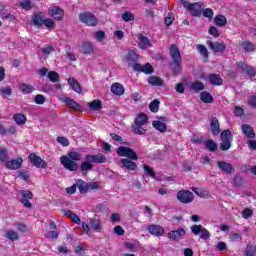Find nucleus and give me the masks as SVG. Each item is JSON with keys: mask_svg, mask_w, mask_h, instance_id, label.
<instances>
[{"mask_svg": "<svg viewBox=\"0 0 256 256\" xmlns=\"http://www.w3.org/2000/svg\"><path fill=\"white\" fill-rule=\"evenodd\" d=\"M170 57L172 62L170 63V71L173 75H181L183 73V59L181 58V51L179 46L172 44L170 46Z\"/></svg>", "mask_w": 256, "mask_h": 256, "instance_id": "1", "label": "nucleus"}, {"mask_svg": "<svg viewBox=\"0 0 256 256\" xmlns=\"http://www.w3.org/2000/svg\"><path fill=\"white\" fill-rule=\"evenodd\" d=\"M220 150L229 151L231 149V143L233 142V134L231 130L227 129L221 132L220 134Z\"/></svg>", "mask_w": 256, "mask_h": 256, "instance_id": "2", "label": "nucleus"}, {"mask_svg": "<svg viewBox=\"0 0 256 256\" xmlns=\"http://www.w3.org/2000/svg\"><path fill=\"white\" fill-rule=\"evenodd\" d=\"M79 21L88 27H97L99 25V19L91 12H81L79 14Z\"/></svg>", "mask_w": 256, "mask_h": 256, "instance_id": "3", "label": "nucleus"}, {"mask_svg": "<svg viewBox=\"0 0 256 256\" xmlns=\"http://www.w3.org/2000/svg\"><path fill=\"white\" fill-rule=\"evenodd\" d=\"M190 231L192 235H195V237L200 235V239L203 241H207V239L211 238V232L207 230V228L203 227L201 224H194L190 227Z\"/></svg>", "mask_w": 256, "mask_h": 256, "instance_id": "4", "label": "nucleus"}, {"mask_svg": "<svg viewBox=\"0 0 256 256\" xmlns=\"http://www.w3.org/2000/svg\"><path fill=\"white\" fill-rule=\"evenodd\" d=\"M116 153L119 155V157H127V159L132 161H137L139 159L137 152H135L133 148H129L127 146H119L116 149Z\"/></svg>", "mask_w": 256, "mask_h": 256, "instance_id": "5", "label": "nucleus"}, {"mask_svg": "<svg viewBox=\"0 0 256 256\" xmlns=\"http://www.w3.org/2000/svg\"><path fill=\"white\" fill-rule=\"evenodd\" d=\"M206 45L211 49L214 55H223L225 53L227 46L223 42H212L211 38H208L206 41Z\"/></svg>", "mask_w": 256, "mask_h": 256, "instance_id": "6", "label": "nucleus"}, {"mask_svg": "<svg viewBox=\"0 0 256 256\" xmlns=\"http://www.w3.org/2000/svg\"><path fill=\"white\" fill-rule=\"evenodd\" d=\"M176 197L178 201L184 205H189V203H193V201H195V195L189 190L182 189L178 191Z\"/></svg>", "mask_w": 256, "mask_h": 256, "instance_id": "7", "label": "nucleus"}, {"mask_svg": "<svg viewBox=\"0 0 256 256\" xmlns=\"http://www.w3.org/2000/svg\"><path fill=\"white\" fill-rule=\"evenodd\" d=\"M28 159H29L31 165L33 167H36L37 169H47V167H48L47 162L45 160H43L41 158V156H39L33 152L28 155Z\"/></svg>", "mask_w": 256, "mask_h": 256, "instance_id": "8", "label": "nucleus"}, {"mask_svg": "<svg viewBox=\"0 0 256 256\" xmlns=\"http://www.w3.org/2000/svg\"><path fill=\"white\" fill-rule=\"evenodd\" d=\"M184 9H187L192 17H199L201 15V5L199 3H191L189 1L182 0Z\"/></svg>", "mask_w": 256, "mask_h": 256, "instance_id": "9", "label": "nucleus"}, {"mask_svg": "<svg viewBox=\"0 0 256 256\" xmlns=\"http://www.w3.org/2000/svg\"><path fill=\"white\" fill-rule=\"evenodd\" d=\"M187 235V230H185V228H178L176 230H171L167 237L170 241H183V239H185V236Z\"/></svg>", "mask_w": 256, "mask_h": 256, "instance_id": "10", "label": "nucleus"}, {"mask_svg": "<svg viewBox=\"0 0 256 256\" xmlns=\"http://www.w3.org/2000/svg\"><path fill=\"white\" fill-rule=\"evenodd\" d=\"M48 15L52 17L54 21H63L65 11L59 6H51L48 8Z\"/></svg>", "mask_w": 256, "mask_h": 256, "instance_id": "11", "label": "nucleus"}, {"mask_svg": "<svg viewBox=\"0 0 256 256\" xmlns=\"http://www.w3.org/2000/svg\"><path fill=\"white\" fill-rule=\"evenodd\" d=\"M61 165H63L64 169H67V171H77L79 169V165H77V162L71 160V158L67 157L66 155H63L60 157Z\"/></svg>", "mask_w": 256, "mask_h": 256, "instance_id": "12", "label": "nucleus"}, {"mask_svg": "<svg viewBox=\"0 0 256 256\" xmlns=\"http://www.w3.org/2000/svg\"><path fill=\"white\" fill-rule=\"evenodd\" d=\"M5 167L10 171H17V169H21L23 167V158L18 157L17 159L8 160Z\"/></svg>", "mask_w": 256, "mask_h": 256, "instance_id": "13", "label": "nucleus"}, {"mask_svg": "<svg viewBox=\"0 0 256 256\" xmlns=\"http://www.w3.org/2000/svg\"><path fill=\"white\" fill-rule=\"evenodd\" d=\"M147 231L154 237H163L165 229L161 225L151 224L147 226Z\"/></svg>", "mask_w": 256, "mask_h": 256, "instance_id": "14", "label": "nucleus"}, {"mask_svg": "<svg viewBox=\"0 0 256 256\" xmlns=\"http://www.w3.org/2000/svg\"><path fill=\"white\" fill-rule=\"evenodd\" d=\"M217 167L222 173H226V175H231L232 173H235V167L226 161H218Z\"/></svg>", "mask_w": 256, "mask_h": 256, "instance_id": "15", "label": "nucleus"}, {"mask_svg": "<svg viewBox=\"0 0 256 256\" xmlns=\"http://www.w3.org/2000/svg\"><path fill=\"white\" fill-rule=\"evenodd\" d=\"M238 67L241 69L242 73H245L246 75H248V77L253 78L256 76L255 68H253V66H250L246 62H238Z\"/></svg>", "mask_w": 256, "mask_h": 256, "instance_id": "16", "label": "nucleus"}, {"mask_svg": "<svg viewBox=\"0 0 256 256\" xmlns=\"http://www.w3.org/2000/svg\"><path fill=\"white\" fill-rule=\"evenodd\" d=\"M85 160L90 161L92 165L93 163H107V157H105V155H103L102 153L96 155L87 154L85 156Z\"/></svg>", "mask_w": 256, "mask_h": 256, "instance_id": "17", "label": "nucleus"}, {"mask_svg": "<svg viewBox=\"0 0 256 256\" xmlns=\"http://www.w3.org/2000/svg\"><path fill=\"white\" fill-rule=\"evenodd\" d=\"M122 61L128 65H133L139 61V54H136L134 50H129L126 55L122 56Z\"/></svg>", "mask_w": 256, "mask_h": 256, "instance_id": "18", "label": "nucleus"}, {"mask_svg": "<svg viewBox=\"0 0 256 256\" xmlns=\"http://www.w3.org/2000/svg\"><path fill=\"white\" fill-rule=\"evenodd\" d=\"M136 37L138 39L139 49H147V47H153L151 40H149V38H147V36L139 33V34H136Z\"/></svg>", "mask_w": 256, "mask_h": 256, "instance_id": "19", "label": "nucleus"}, {"mask_svg": "<svg viewBox=\"0 0 256 256\" xmlns=\"http://www.w3.org/2000/svg\"><path fill=\"white\" fill-rule=\"evenodd\" d=\"M80 53L83 55H93L95 53V46H93V43L91 42H83L80 47Z\"/></svg>", "mask_w": 256, "mask_h": 256, "instance_id": "20", "label": "nucleus"}, {"mask_svg": "<svg viewBox=\"0 0 256 256\" xmlns=\"http://www.w3.org/2000/svg\"><path fill=\"white\" fill-rule=\"evenodd\" d=\"M44 21H45V18L43 16V12H37L32 15V23L34 27H36V29L43 27Z\"/></svg>", "mask_w": 256, "mask_h": 256, "instance_id": "21", "label": "nucleus"}, {"mask_svg": "<svg viewBox=\"0 0 256 256\" xmlns=\"http://www.w3.org/2000/svg\"><path fill=\"white\" fill-rule=\"evenodd\" d=\"M220 127L221 125L219 124V119H217V117H212L210 120V129H211L212 135L217 137V135L221 133Z\"/></svg>", "mask_w": 256, "mask_h": 256, "instance_id": "22", "label": "nucleus"}, {"mask_svg": "<svg viewBox=\"0 0 256 256\" xmlns=\"http://www.w3.org/2000/svg\"><path fill=\"white\" fill-rule=\"evenodd\" d=\"M64 103L72 111H80V112L83 111V108L81 107V104L75 102V100H73V99H71L69 97H65L64 98Z\"/></svg>", "mask_w": 256, "mask_h": 256, "instance_id": "23", "label": "nucleus"}, {"mask_svg": "<svg viewBox=\"0 0 256 256\" xmlns=\"http://www.w3.org/2000/svg\"><path fill=\"white\" fill-rule=\"evenodd\" d=\"M76 187L81 195H87V193H89V183L85 182L83 179L76 180Z\"/></svg>", "mask_w": 256, "mask_h": 256, "instance_id": "24", "label": "nucleus"}, {"mask_svg": "<svg viewBox=\"0 0 256 256\" xmlns=\"http://www.w3.org/2000/svg\"><path fill=\"white\" fill-rule=\"evenodd\" d=\"M148 85H152V87H163L165 82L163 81V78L152 75L148 78Z\"/></svg>", "mask_w": 256, "mask_h": 256, "instance_id": "25", "label": "nucleus"}, {"mask_svg": "<svg viewBox=\"0 0 256 256\" xmlns=\"http://www.w3.org/2000/svg\"><path fill=\"white\" fill-rule=\"evenodd\" d=\"M87 107L90 111H101L103 109V101L101 99H94L87 103Z\"/></svg>", "mask_w": 256, "mask_h": 256, "instance_id": "26", "label": "nucleus"}, {"mask_svg": "<svg viewBox=\"0 0 256 256\" xmlns=\"http://www.w3.org/2000/svg\"><path fill=\"white\" fill-rule=\"evenodd\" d=\"M134 123L135 125H138V127H143V125H147V123H149V116L145 113H140L134 119Z\"/></svg>", "mask_w": 256, "mask_h": 256, "instance_id": "27", "label": "nucleus"}, {"mask_svg": "<svg viewBox=\"0 0 256 256\" xmlns=\"http://www.w3.org/2000/svg\"><path fill=\"white\" fill-rule=\"evenodd\" d=\"M120 161L122 163V167H124L128 171H137V163L133 162V160L123 158Z\"/></svg>", "mask_w": 256, "mask_h": 256, "instance_id": "28", "label": "nucleus"}, {"mask_svg": "<svg viewBox=\"0 0 256 256\" xmlns=\"http://www.w3.org/2000/svg\"><path fill=\"white\" fill-rule=\"evenodd\" d=\"M62 213L68 217V219H71L73 223H76V225H79L81 223V218L75 212L69 210V209H63Z\"/></svg>", "mask_w": 256, "mask_h": 256, "instance_id": "29", "label": "nucleus"}, {"mask_svg": "<svg viewBox=\"0 0 256 256\" xmlns=\"http://www.w3.org/2000/svg\"><path fill=\"white\" fill-rule=\"evenodd\" d=\"M242 132L248 139H255V130L249 124H242L241 125Z\"/></svg>", "mask_w": 256, "mask_h": 256, "instance_id": "30", "label": "nucleus"}, {"mask_svg": "<svg viewBox=\"0 0 256 256\" xmlns=\"http://www.w3.org/2000/svg\"><path fill=\"white\" fill-rule=\"evenodd\" d=\"M208 79L211 85H214L216 87L223 85V79L219 74H209Z\"/></svg>", "mask_w": 256, "mask_h": 256, "instance_id": "31", "label": "nucleus"}, {"mask_svg": "<svg viewBox=\"0 0 256 256\" xmlns=\"http://www.w3.org/2000/svg\"><path fill=\"white\" fill-rule=\"evenodd\" d=\"M111 92L114 95H118V96L124 95L125 94V87H123V85L121 83L116 82V83L112 84Z\"/></svg>", "mask_w": 256, "mask_h": 256, "instance_id": "32", "label": "nucleus"}, {"mask_svg": "<svg viewBox=\"0 0 256 256\" xmlns=\"http://www.w3.org/2000/svg\"><path fill=\"white\" fill-rule=\"evenodd\" d=\"M152 127H154L156 131H159V133H167V124L162 121L154 120L152 122Z\"/></svg>", "mask_w": 256, "mask_h": 256, "instance_id": "33", "label": "nucleus"}, {"mask_svg": "<svg viewBox=\"0 0 256 256\" xmlns=\"http://www.w3.org/2000/svg\"><path fill=\"white\" fill-rule=\"evenodd\" d=\"M68 83L72 90L75 91V93H83V89L81 88V84L75 79V78H68Z\"/></svg>", "mask_w": 256, "mask_h": 256, "instance_id": "34", "label": "nucleus"}, {"mask_svg": "<svg viewBox=\"0 0 256 256\" xmlns=\"http://www.w3.org/2000/svg\"><path fill=\"white\" fill-rule=\"evenodd\" d=\"M240 46L245 53H253V51L256 49L255 44L251 41H244L240 44Z\"/></svg>", "mask_w": 256, "mask_h": 256, "instance_id": "35", "label": "nucleus"}, {"mask_svg": "<svg viewBox=\"0 0 256 256\" xmlns=\"http://www.w3.org/2000/svg\"><path fill=\"white\" fill-rule=\"evenodd\" d=\"M13 120L18 125H25V123H27V116L25 114L15 113L13 115Z\"/></svg>", "mask_w": 256, "mask_h": 256, "instance_id": "36", "label": "nucleus"}, {"mask_svg": "<svg viewBox=\"0 0 256 256\" xmlns=\"http://www.w3.org/2000/svg\"><path fill=\"white\" fill-rule=\"evenodd\" d=\"M20 88H21V93L23 95H31V93H33V91H35V87H33V85L27 84V83H22L20 85Z\"/></svg>", "mask_w": 256, "mask_h": 256, "instance_id": "37", "label": "nucleus"}, {"mask_svg": "<svg viewBox=\"0 0 256 256\" xmlns=\"http://www.w3.org/2000/svg\"><path fill=\"white\" fill-rule=\"evenodd\" d=\"M90 225H91V228L97 232H99V231H101V229H103L101 227V220H99L98 216H95L94 218L90 219Z\"/></svg>", "mask_w": 256, "mask_h": 256, "instance_id": "38", "label": "nucleus"}, {"mask_svg": "<svg viewBox=\"0 0 256 256\" xmlns=\"http://www.w3.org/2000/svg\"><path fill=\"white\" fill-rule=\"evenodd\" d=\"M200 101L202 103H213V95L207 91H203L200 93Z\"/></svg>", "mask_w": 256, "mask_h": 256, "instance_id": "39", "label": "nucleus"}, {"mask_svg": "<svg viewBox=\"0 0 256 256\" xmlns=\"http://www.w3.org/2000/svg\"><path fill=\"white\" fill-rule=\"evenodd\" d=\"M214 23L217 27H225L227 25V18L224 15H217L214 18Z\"/></svg>", "mask_w": 256, "mask_h": 256, "instance_id": "40", "label": "nucleus"}, {"mask_svg": "<svg viewBox=\"0 0 256 256\" xmlns=\"http://www.w3.org/2000/svg\"><path fill=\"white\" fill-rule=\"evenodd\" d=\"M204 145L206 147V149L208 151H210L211 153H215V151H217V143H215V141L208 139L204 142Z\"/></svg>", "mask_w": 256, "mask_h": 256, "instance_id": "41", "label": "nucleus"}, {"mask_svg": "<svg viewBox=\"0 0 256 256\" xmlns=\"http://www.w3.org/2000/svg\"><path fill=\"white\" fill-rule=\"evenodd\" d=\"M190 89L198 93V91H203V89H205V84L201 81H194L191 83Z\"/></svg>", "mask_w": 256, "mask_h": 256, "instance_id": "42", "label": "nucleus"}, {"mask_svg": "<svg viewBox=\"0 0 256 256\" xmlns=\"http://www.w3.org/2000/svg\"><path fill=\"white\" fill-rule=\"evenodd\" d=\"M197 51L198 53H200V55H202V57H204L205 61L209 60V51L207 50V47H205V45L199 44L197 46Z\"/></svg>", "mask_w": 256, "mask_h": 256, "instance_id": "43", "label": "nucleus"}, {"mask_svg": "<svg viewBox=\"0 0 256 256\" xmlns=\"http://www.w3.org/2000/svg\"><path fill=\"white\" fill-rule=\"evenodd\" d=\"M121 17H122V20L125 21V23L135 21V14H133L131 11H124L121 14Z\"/></svg>", "mask_w": 256, "mask_h": 256, "instance_id": "44", "label": "nucleus"}, {"mask_svg": "<svg viewBox=\"0 0 256 256\" xmlns=\"http://www.w3.org/2000/svg\"><path fill=\"white\" fill-rule=\"evenodd\" d=\"M141 73H144L145 75H153V73H155V68L148 62L142 66Z\"/></svg>", "mask_w": 256, "mask_h": 256, "instance_id": "45", "label": "nucleus"}, {"mask_svg": "<svg viewBox=\"0 0 256 256\" xmlns=\"http://www.w3.org/2000/svg\"><path fill=\"white\" fill-rule=\"evenodd\" d=\"M68 159H70L71 161H81V159H83V154L77 152V151H70L68 152Z\"/></svg>", "mask_w": 256, "mask_h": 256, "instance_id": "46", "label": "nucleus"}, {"mask_svg": "<svg viewBox=\"0 0 256 256\" xmlns=\"http://www.w3.org/2000/svg\"><path fill=\"white\" fill-rule=\"evenodd\" d=\"M5 237L10 241H19V234L13 229L7 230Z\"/></svg>", "mask_w": 256, "mask_h": 256, "instance_id": "47", "label": "nucleus"}, {"mask_svg": "<svg viewBox=\"0 0 256 256\" xmlns=\"http://www.w3.org/2000/svg\"><path fill=\"white\" fill-rule=\"evenodd\" d=\"M92 169H93V164L88 160L82 162L80 165V171L82 173H87V171H91Z\"/></svg>", "mask_w": 256, "mask_h": 256, "instance_id": "48", "label": "nucleus"}, {"mask_svg": "<svg viewBox=\"0 0 256 256\" xmlns=\"http://www.w3.org/2000/svg\"><path fill=\"white\" fill-rule=\"evenodd\" d=\"M9 161V152L5 148L0 149V162L5 163L7 165Z\"/></svg>", "mask_w": 256, "mask_h": 256, "instance_id": "49", "label": "nucleus"}, {"mask_svg": "<svg viewBox=\"0 0 256 256\" xmlns=\"http://www.w3.org/2000/svg\"><path fill=\"white\" fill-rule=\"evenodd\" d=\"M43 55H51V53H55V46L53 44H48L40 49Z\"/></svg>", "mask_w": 256, "mask_h": 256, "instance_id": "50", "label": "nucleus"}, {"mask_svg": "<svg viewBox=\"0 0 256 256\" xmlns=\"http://www.w3.org/2000/svg\"><path fill=\"white\" fill-rule=\"evenodd\" d=\"M143 169H144L146 175H148V177H151V179L157 178V174L155 173V170H153V168H151V166L144 164Z\"/></svg>", "mask_w": 256, "mask_h": 256, "instance_id": "51", "label": "nucleus"}, {"mask_svg": "<svg viewBox=\"0 0 256 256\" xmlns=\"http://www.w3.org/2000/svg\"><path fill=\"white\" fill-rule=\"evenodd\" d=\"M256 255V245L248 244L246 246L244 256H255Z\"/></svg>", "mask_w": 256, "mask_h": 256, "instance_id": "52", "label": "nucleus"}, {"mask_svg": "<svg viewBox=\"0 0 256 256\" xmlns=\"http://www.w3.org/2000/svg\"><path fill=\"white\" fill-rule=\"evenodd\" d=\"M131 131L135 133V135H145V133H147V129L139 125L131 126Z\"/></svg>", "mask_w": 256, "mask_h": 256, "instance_id": "53", "label": "nucleus"}, {"mask_svg": "<svg viewBox=\"0 0 256 256\" xmlns=\"http://www.w3.org/2000/svg\"><path fill=\"white\" fill-rule=\"evenodd\" d=\"M160 103L159 99H155L149 104V110L151 113H157L159 111Z\"/></svg>", "mask_w": 256, "mask_h": 256, "instance_id": "54", "label": "nucleus"}, {"mask_svg": "<svg viewBox=\"0 0 256 256\" xmlns=\"http://www.w3.org/2000/svg\"><path fill=\"white\" fill-rule=\"evenodd\" d=\"M47 77L51 83L59 82V73L55 71H49Z\"/></svg>", "mask_w": 256, "mask_h": 256, "instance_id": "55", "label": "nucleus"}, {"mask_svg": "<svg viewBox=\"0 0 256 256\" xmlns=\"http://www.w3.org/2000/svg\"><path fill=\"white\" fill-rule=\"evenodd\" d=\"M19 6L21 9H24V11H31L33 9V6L31 5V0H23L19 3Z\"/></svg>", "mask_w": 256, "mask_h": 256, "instance_id": "56", "label": "nucleus"}, {"mask_svg": "<svg viewBox=\"0 0 256 256\" xmlns=\"http://www.w3.org/2000/svg\"><path fill=\"white\" fill-rule=\"evenodd\" d=\"M102 187L99 182H91L88 184V191H101Z\"/></svg>", "mask_w": 256, "mask_h": 256, "instance_id": "57", "label": "nucleus"}, {"mask_svg": "<svg viewBox=\"0 0 256 256\" xmlns=\"http://www.w3.org/2000/svg\"><path fill=\"white\" fill-rule=\"evenodd\" d=\"M18 177L22 180V181H29V171H25V170H20L18 171Z\"/></svg>", "mask_w": 256, "mask_h": 256, "instance_id": "58", "label": "nucleus"}, {"mask_svg": "<svg viewBox=\"0 0 256 256\" xmlns=\"http://www.w3.org/2000/svg\"><path fill=\"white\" fill-rule=\"evenodd\" d=\"M94 38L96 39V41L101 43L105 39V31L99 30V31L95 32Z\"/></svg>", "mask_w": 256, "mask_h": 256, "instance_id": "59", "label": "nucleus"}, {"mask_svg": "<svg viewBox=\"0 0 256 256\" xmlns=\"http://www.w3.org/2000/svg\"><path fill=\"white\" fill-rule=\"evenodd\" d=\"M173 21H175L173 13H169L168 16L164 18V23L167 27H171V25H173Z\"/></svg>", "mask_w": 256, "mask_h": 256, "instance_id": "60", "label": "nucleus"}, {"mask_svg": "<svg viewBox=\"0 0 256 256\" xmlns=\"http://www.w3.org/2000/svg\"><path fill=\"white\" fill-rule=\"evenodd\" d=\"M45 101H46V98L43 94H38L34 98V102L36 103V105H43Z\"/></svg>", "mask_w": 256, "mask_h": 256, "instance_id": "61", "label": "nucleus"}, {"mask_svg": "<svg viewBox=\"0 0 256 256\" xmlns=\"http://www.w3.org/2000/svg\"><path fill=\"white\" fill-rule=\"evenodd\" d=\"M209 35H212L215 39L219 37L221 34L219 33V30L215 26H211L208 30Z\"/></svg>", "mask_w": 256, "mask_h": 256, "instance_id": "62", "label": "nucleus"}, {"mask_svg": "<svg viewBox=\"0 0 256 256\" xmlns=\"http://www.w3.org/2000/svg\"><path fill=\"white\" fill-rule=\"evenodd\" d=\"M242 217L243 219H249L253 217V210H251L250 208H244V210L242 211Z\"/></svg>", "mask_w": 256, "mask_h": 256, "instance_id": "63", "label": "nucleus"}, {"mask_svg": "<svg viewBox=\"0 0 256 256\" xmlns=\"http://www.w3.org/2000/svg\"><path fill=\"white\" fill-rule=\"evenodd\" d=\"M233 182H234V187H241V185H243V178L239 175H235L233 178Z\"/></svg>", "mask_w": 256, "mask_h": 256, "instance_id": "64", "label": "nucleus"}]
</instances>
